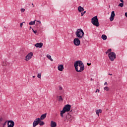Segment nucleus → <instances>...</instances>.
Here are the masks:
<instances>
[{
    "instance_id": "nucleus-29",
    "label": "nucleus",
    "mask_w": 127,
    "mask_h": 127,
    "mask_svg": "<svg viewBox=\"0 0 127 127\" xmlns=\"http://www.w3.org/2000/svg\"><path fill=\"white\" fill-rule=\"evenodd\" d=\"M21 12H24V11H25V9L21 8Z\"/></svg>"
},
{
    "instance_id": "nucleus-34",
    "label": "nucleus",
    "mask_w": 127,
    "mask_h": 127,
    "mask_svg": "<svg viewBox=\"0 0 127 127\" xmlns=\"http://www.w3.org/2000/svg\"><path fill=\"white\" fill-rule=\"evenodd\" d=\"M95 93H100V90L97 89L96 91H95Z\"/></svg>"
},
{
    "instance_id": "nucleus-11",
    "label": "nucleus",
    "mask_w": 127,
    "mask_h": 127,
    "mask_svg": "<svg viewBox=\"0 0 127 127\" xmlns=\"http://www.w3.org/2000/svg\"><path fill=\"white\" fill-rule=\"evenodd\" d=\"M58 69L59 71L62 72L64 70V65L63 64H60L58 66Z\"/></svg>"
},
{
    "instance_id": "nucleus-2",
    "label": "nucleus",
    "mask_w": 127,
    "mask_h": 127,
    "mask_svg": "<svg viewBox=\"0 0 127 127\" xmlns=\"http://www.w3.org/2000/svg\"><path fill=\"white\" fill-rule=\"evenodd\" d=\"M91 23H92L94 26L97 27L100 26V23H99V19H98V16H95L92 18Z\"/></svg>"
},
{
    "instance_id": "nucleus-43",
    "label": "nucleus",
    "mask_w": 127,
    "mask_h": 127,
    "mask_svg": "<svg viewBox=\"0 0 127 127\" xmlns=\"http://www.w3.org/2000/svg\"><path fill=\"white\" fill-rule=\"evenodd\" d=\"M33 78H35V76H33Z\"/></svg>"
},
{
    "instance_id": "nucleus-16",
    "label": "nucleus",
    "mask_w": 127,
    "mask_h": 127,
    "mask_svg": "<svg viewBox=\"0 0 127 127\" xmlns=\"http://www.w3.org/2000/svg\"><path fill=\"white\" fill-rule=\"evenodd\" d=\"M66 113V111L63 109L62 111H61V117L62 118H64V114Z\"/></svg>"
},
{
    "instance_id": "nucleus-3",
    "label": "nucleus",
    "mask_w": 127,
    "mask_h": 127,
    "mask_svg": "<svg viewBox=\"0 0 127 127\" xmlns=\"http://www.w3.org/2000/svg\"><path fill=\"white\" fill-rule=\"evenodd\" d=\"M75 35L79 39H81L84 36V31L81 29H78L75 32Z\"/></svg>"
},
{
    "instance_id": "nucleus-44",
    "label": "nucleus",
    "mask_w": 127,
    "mask_h": 127,
    "mask_svg": "<svg viewBox=\"0 0 127 127\" xmlns=\"http://www.w3.org/2000/svg\"><path fill=\"white\" fill-rule=\"evenodd\" d=\"M31 28H32L31 27H30V29H31Z\"/></svg>"
},
{
    "instance_id": "nucleus-10",
    "label": "nucleus",
    "mask_w": 127,
    "mask_h": 127,
    "mask_svg": "<svg viewBox=\"0 0 127 127\" xmlns=\"http://www.w3.org/2000/svg\"><path fill=\"white\" fill-rule=\"evenodd\" d=\"M8 127H14V122L13 121L10 120L8 121L7 123Z\"/></svg>"
},
{
    "instance_id": "nucleus-24",
    "label": "nucleus",
    "mask_w": 127,
    "mask_h": 127,
    "mask_svg": "<svg viewBox=\"0 0 127 127\" xmlns=\"http://www.w3.org/2000/svg\"><path fill=\"white\" fill-rule=\"evenodd\" d=\"M112 51V49H109L108 50H107L106 52V54H108V53H109V52H111Z\"/></svg>"
},
{
    "instance_id": "nucleus-35",
    "label": "nucleus",
    "mask_w": 127,
    "mask_h": 127,
    "mask_svg": "<svg viewBox=\"0 0 127 127\" xmlns=\"http://www.w3.org/2000/svg\"><path fill=\"white\" fill-rule=\"evenodd\" d=\"M37 22H38L39 24H41V21H37Z\"/></svg>"
},
{
    "instance_id": "nucleus-26",
    "label": "nucleus",
    "mask_w": 127,
    "mask_h": 127,
    "mask_svg": "<svg viewBox=\"0 0 127 127\" xmlns=\"http://www.w3.org/2000/svg\"><path fill=\"white\" fill-rule=\"evenodd\" d=\"M37 77H38V78L41 79V73H38Z\"/></svg>"
},
{
    "instance_id": "nucleus-1",
    "label": "nucleus",
    "mask_w": 127,
    "mask_h": 127,
    "mask_svg": "<svg viewBox=\"0 0 127 127\" xmlns=\"http://www.w3.org/2000/svg\"><path fill=\"white\" fill-rule=\"evenodd\" d=\"M74 66L75 68L76 72H82L84 71L85 67L84 66V64L81 61H77L74 63Z\"/></svg>"
},
{
    "instance_id": "nucleus-18",
    "label": "nucleus",
    "mask_w": 127,
    "mask_h": 127,
    "mask_svg": "<svg viewBox=\"0 0 127 127\" xmlns=\"http://www.w3.org/2000/svg\"><path fill=\"white\" fill-rule=\"evenodd\" d=\"M96 115H98V116L99 117V114H101L102 113V110L101 109H99L96 111Z\"/></svg>"
},
{
    "instance_id": "nucleus-25",
    "label": "nucleus",
    "mask_w": 127,
    "mask_h": 127,
    "mask_svg": "<svg viewBox=\"0 0 127 127\" xmlns=\"http://www.w3.org/2000/svg\"><path fill=\"white\" fill-rule=\"evenodd\" d=\"M119 6H120L121 7H123L124 6V3H120L119 5Z\"/></svg>"
},
{
    "instance_id": "nucleus-8",
    "label": "nucleus",
    "mask_w": 127,
    "mask_h": 127,
    "mask_svg": "<svg viewBox=\"0 0 127 127\" xmlns=\"http://www.w3.org/2000/svg\"><path fill=\"white\" fill-rule=\"evenodd\" d=\"M65 112H70L71 110V105L69 104L66 105L63 108Z\"/></svg>"
},
{
    "instance_id": "nucleus-17",
    "label": "nucleus",
    "mask_w": 127,
    "mask_h": 127,
    "mask_svg": "<svg viewBox=\"0 0 127 127\" xmlns=\"http://www.w3.org/2000/svg\"><path fill=\"white\" fill-rule=\"evenodd\" d=\"M47 115V114L46 113L45 114H43L41 115V118H40V121H43V120H44V119H45V118H46V116Z\"/></svg>"
},
{
    "instance_id": "nucleus-41",
    "label": "nucleus",
    "mask_w": 127,
    "mask_h": 127,
    "mask_svg": "<svg viewBox=\"0 0 127 127\" xmlns=\"http://www.w3.org/2000/svg\"><path fill=\"white\" fill-rule=\"evenodd\" d=\"M32 5L33 6V7H34V5L33 4V3H32Z\"/></svg>"
},
{
    "instance_id": "nucleus-12",
    "label": "nucleus",
    "mask_w": 127,
    "mask_h": 127,
    "mask_svg": "<svg viewBox=\"0 0 127 127\" xmlns=\"http://www.w3.org/2000/svg\"><path fill=\"white\" fill-rule=\"evenodd\" d=\"M115 12L114 11H112L111 15L110 17V21H113V20H114V18L115 17Z\"/></svg>"
},
{
    "instance_id": "nucleus-22",
    "label": "nucleus",
    "mask_w": 127,
    "mask_h": 127,
    "mask_svg": "<svg viewBox=\"0 0 127 127\" xmlns=\"http://www.w3.org/2000/svg\"><path fill=\"white\" fill-rule=\"evenodd\" d=\"M57 98H59V102H62V101H63V98H62V96H58Z\"/></svg>"
},
{
    "instance_id": "nucleus-5",
    "label": "nucleus",
    "mask_w": 127,
    "mask_h": 127,
    "mask_svg": "<svg viewBox=\"0 0 127 127\" xmlns=\"http://www.w3.org/2000/svg\"><path fill=\"white\" fill-rule=\"evenodd\" d=\"M41 122V120H40V118L36 119L33 123V127H36V126H38V125L40 124Z\"/></svg>"
},
{
    "instance_id": "nucleus-19",
    "label": "nucleus",
    "mask_w": 127,
    "mask_h": 127,
    "mask_svg": "<svg viewBox=\"0 0 127 127\" xmlns=\"http://www.w3.org/2000/svg\"><path fill=\"white\" fill-rule=\"evenodd\" d=\"M101 38L102 39H103V40H107V36H106V35H102L101 36Z\"/></svg>"
},
{
    "instance_id": "nucleus-33",
    "label": "nucleus",
    "mask_w": 127,
    "mask_h": 127,
    "mask_svg": "<svg viewBox=\"0 0 127 127\" xmlns=\"http://www.w3.org/2000/svg\"><path fill=\"white\" fill-rule=\"evenodd\" d=\"M2 66H6V63L5 62H3L2 64Z\"/></svg>"
},
{
    "instance_id": "nucleus-15",
    "label": "nucleus",
    "mask_w": 127,
    "mask_h": 127,
    "mask_svg": "<svg viewBox=\"0 0 127 127\" xmlns=\"http://www.w3.org/2000/svg\"><path fill=\"white\" fill-rule=\"evenodd\" d=\"M78 10L79 12H82V11H84V10H85V9H84L82 6H79L78 7Z\"/></svg>"
},
{
    "instance_id": "nucleus-45",
    "label": "nucleus",
    "mask_w": 127,
    "mask_h": 127,
    "mask_svg": "<svg viewBox=\"0 0 127 127\" xmlns=\"http://www.w3.org/2000/svg\"><path fill=\"white\" fill-rule=\"evenodd\" d=\"M4 28H6V27H4Z\"/></svg>"
},
{
    "instance_id": "nucleus-42",
    "label": "nucleus",
    "mask_w": 127,
    "mask_h": 127,
    "mask_svg": "<svg viewBox=\"0 0 127 127\" xmlns=\"http://www.w3.org/2000/svg\"><path fill=\"white\" fill-rule=\"evenodd\" d=\"M109 75H110V76H112L113 75L112 74L109 73Z\"/></svg>"
},
{
    "instance_id": "nucleus-36",
    "label": "nucleus",
    "mask_w": 127,
    "mask_h": 127,
    "mask_svg": "<svg viewBox=\"0 0 127 127\" xmlns=\"http://www.w3.org/2000/svg\"><path fill=\"white\" fill-rule=\"evenodd\" d=\"M63 88L62 87H59V90H60V91H62V90H63Z\"/></svg>"
},
{
    "instance_id": "nucleus-32",
    "label": "nucleus",
    "mask_w": 127,
    "mask_h": 127,
    "mask_svg": "<svg viewBox=\"0 0 127 127\" xmlns=\"http://www.w3.org/2000/svg\"><path fill=\"white\" fill-rule=\"evenodd\" d=\"M23 23H24V22L20 23V27H22V26L23 25Z\"/></svg>"
},
{
    "instance_id": "nucleus-23",
    "label": "nucleus",
    "mask_w": 127,
    "mask_h": 127,
    "mask_svg": "<svg viewBox=\"0 0 127 127\" xmlns=\"http://www.w3.org/2000/svg\"><path fill=\"white\" fill-rule=\"evenodd\" d=\"M104 91H107V92L110 90V88L108 87H105L104 88Z\"/></svg>"
},
{
    "instance_id": "nucleus-37",
    "label": "nucleus",
    "mask_w": 127,
    "mask_h": 127,
    "mask_svg": "<svg viewBox=\"0 0 127 127\" xmlns=\"http://www.w3.org/2000/svg\"><path fill=\"white\" fill-rule=\"evenodd\" d=\"M104 85H106L107 86H108V83L107 82H105L104 83Z\"/></svg>"
},
{
    "instance_id": "nucleus-39",
    "label": "nucleus",
    "mask_w": 127,
    "mask_h": 127,
    "mask_svg": "<svg viewBox=\"0 0 127 127\" xmlns=\"http://www.w3.org/2000/svg\"><path fill=\"white\" fill-rule=\"evenodd\" d=\"M2 120H3L2 118H0V122H2Z\"/></svg>"
},
{
    "instance_id": "nucleus-21",
    "label": "nucleus",
    "mask_w": 127,
    "mask_h": 127,
    "mask_svg": "<svg viewBox=\"0 0 127 127\" xmlns=\"http://www.w3.org/2000/svg\"><path fill=\"white\" fill-rule=\"evenodd\" d=\"M47 57L48 58V59H49V60H50L51 61H53V59H52V58H51V56H50V55H47Z\"/></svg>"
},
{
    "instance_id": "nucleus-20",
    "label": "nucleus",
    "mask_w": 127,
    "mask_h": 127,
    "mask_svg": "<svg viewBox=\"0 0 127 127\" xmlns=\"http://www.w3.org/2000/svg\"><path fill=\"white\" fill-rule=\"evenodd\" d=\"M36 20H34V21H31L29 23V25H34L35 24V22Z\"/></svg>"
},
{
    "instance_id": "nucleus-13",
    "label": "nucleus",
    "mask_w": 127,
    "mask_h": 127,
    "mask_svg": "<svg viewBox=\"0 0 127 127\" xmlns=\"http://www.w3.org/2000/svg\"><path fill=\"white\" fill-rule=\"evenodd\" d=\"M35 46L37 48H41V47H42V46H43V43H36L35 45Z\"/></svg>"
},
{
    "instance_id": "nucleus-4",
    "label": "nucleus",
    "mask_w": 127,
    "mask_h": 127,
    "mask_svg": "<svg viewBox=\"0 0 127 127\" xmlns=\"http://www.w3.org/2000/svg\"><path fill=\"white\" fill-rule=\"evenodd\" d=\"M108 57L111 61H114L117 58V55L114 52H110L108 54Z\"/></svg>"
},
{
    "instance_id": "nucleus-27",
    "label": "nucleus",
    "mask_w": 127,
    "mask_h": 127,
    "mask_svg": "<svg viewBox=\"0 0 127 127\" xmlns=\"http://www.w3.org/2000/svg\"><path fill=\"white\" fill-rule=\"evenodd\" d=\"M40 126H44V122H43V121H41L40 122Z\"/></svg>"
},
{
    "instance_id": "nucleus-9",
    "label": "nucleus",
    "mask_w": 127,
    "mask_h": 127,
    "mask_svg": "<svg viewBox=\"0 0 127 127\" xmlns=\"http://www.w3.org/2000/svg\"><path fill=\"white\" fill-rule=\"evenodd\" d=\"M33 56V53H29L26 56V61H28V60H30L31 58H32V57Z\"/></svg>"
},
{
    "instance_id": "nucleus-7",
    "label": "nucleus",
    "mask_w": 127,
    "mask_h": 127,
    "mask_svg": "<svg viewBox=\"0 0 127 127\" xmlns=\"http://www.w3.org/2000/svg\"><path fill=\"white\" fill-rule=\"evenodd\" d=\"M66 120H67V122H71L74 120V117H72L70 114H67L66 116Z\"/></svg>"
},
{
    "instance_id": "nucleus-6",
    "label": "nucleus",
    "mask_w": 127,
    "mask_h": 127,
    "mask_svg": "<svg viewBox=\"0 0 127 127\" xmlns=\"http://www.w3.org/2000/svg\"><path fill=\"white\" fill-rule=\"evenodd\" d=\"M73 43L75 46H79L81 44V42L79 38H76L73 40Z\"/></svg>"
},
{
    "instance_id": "nucleus-38",
    "label": "nucleus",
    "mask_w": 127,
    "mask_h": 127,
    "mask_svg": "<svg viewBox=\"0 0 127 127\" xmlns=\"http://www.w3.org/2000/svg\"><path fill=\"white\" fill-rule=\"evenodd\" d=\"M87 65L88 66H91V64L87 63Z\"/></svg>"
},
{
    "instance_id": "nucleus-31",
    "label": "nucleus",
    "mask_w": 127,
    "mask_h": 127,
    "mask_svg": "<svg viewBox=\"0 0 127 127\" xmlns=\"http://www.w3.org/2000/svg\"><path fill=\"white\" fill-rule=\"evenodd\" d=\"M32 30L34 33H35V34H36V33H37V31H35L34 30H33V29H32Z\"/></svg>"
},
{
    "instance_id": "nucleus-30",
    "label": "nucleus",
    "mask_w": 127,
    "mask_h": 127,
    "mask_svg": "<svg viewBox=\"0 0 127 127\" xmlns=\"http://www.w3.org/2000/svg\"><path fill=\"white\" fill-rule=\"evenodd\" d=\"M7 122L8 123V121H5V123L3 125V127H4L6 125V123Z\"/></svg>"
},
{
    "instance_id": "nucleus-14",
    "label": "nucleus",
    "mask_w": 127,
    "mask_h": 127,
    "mask_svg": "<svg viewBox=\"0 0 127 127\" xmlns=\"http://www.w3.org/2000/svg\"><path fill=\"white\" fill-rule=\"evenodd\" d=\"M51 127H57V124L54 121H51Z\"/></svg>"
},
{
    "instance_id": "nucleus-28",
    "label": "nucleus",
    "mask_w": 127,
    "mask_h": 127,
    "mask_svg": "<svg viewBox=\"0 0 127 127\" xmlns=\"http://www.w3.org/2000/svg\"><path fill=\"white\" fill-rule=\"evenodd\" d=\"M86 13V11H84L82 12L81 13V16H83V15H84V14Z\"/></svg>"
},
{
    "instance_id": "nucleus-40",
    "label": "nucleus",
    "mask_w": 127,
    "mask_h": 127,
    "mask_svg": "<svg viewBox=\"0 0 127 127\" xmlns=\"http://www.w3.org/2000/svg\"><path fill=\"white\" fill-rule=\"evenodd\" d=\"M120 0V1H121V2L124 3V0Z\"/></svg>"
}]
</instances>
